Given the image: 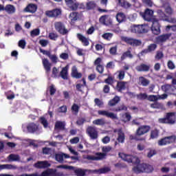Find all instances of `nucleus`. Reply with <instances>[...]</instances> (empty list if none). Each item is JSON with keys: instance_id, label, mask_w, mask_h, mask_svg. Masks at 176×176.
I'll return each instance as SVG.
<instances>
[{"instance_id": "dca6fc26", "label": "nucleus", "mask_w": 176, "mask_h": 176, "mask_svg": "<svg viewBox=\"0 0 176 176\" xmlns=\"http://www.w3.org/2000/svg\"><path fill=\"white\" fill-rule=\"evenodd\" d=\"M175 112L166 113V118L168 124H175Z\"/></svg>"}, {"instance_id": "412c9836", "label": "nucleus", "mask_w": 176, "mask_h": 176, "mask_svg": "<svg viewBox=\"0 0 176 176\" xmlns=\"http://www.w3.org/2000/svg\"><path fill=\"white\" fill-rule=\"evenodd\" d=\"M127 82L124 81H118L116 89L118 93H122L123 90H126V85Z\"/></svg>"}, {"instance_id": "09e8293b", "label": "nucleus", "mask_w": 176, "mask_h": 176, "mask_svg": "<svg viewBox=\"0 0 176 176\" xmlns=\"http://www.w3.org/2000/svg\"><path fill=\"white\" fill-rule=\"evenodd\" d=\"M156 49H157V45H156L155 43L150 44L147 47V50L150 53H152V52H155Z\"/></svg>"}, {"instance_id": "9d476101", "label": "nucleus", "mask_w": 176, "mask_h": 176, "mask_svg": "<svg viewBox=\"0 0 176 176\" xmlns=\"http://www.w3.org/2000/svg\"><path fill=\"white\" fill-rule=\"evenodd\" d=\"M99 21L101 24H103V25H106L107 27H112V25H113L112 18H111L109 15H102L100 17Z\"/></svg>"}, {"instance_id": "4c0bfd02", "label": "nucleus", "mask_w": 176, "mask_h": 176, "mask_svg": "<svg viewBox=\"0 0 176 176\" xmlns=\"http://www.w3.org/2000/svg\"><path fill=\"white\" fill-rule=\"evenodd\" d=\"M61 78L64 79L65 80H67L68 79V70L67 67H63L60 72V74Z\"/></svg>"}, {"instance_id": "13d9d810", "label": "nucleus", "mask_w": 176, "mask_h": 176, "mask_svg": "<svg viewBox=\"0 0 176 176\" xmlns=\"http://www.w3.org/2000/svg\"><path fill=\"white\" fill-rule=\"evenodd\" d=\"M78 13L76 12H74L70 14L69 16L72 18V21H76V20H78Z\"/></svg>"}, {"instance_id": "e2e57ef3", "label": "nucleus", "mask_w": 176, "mask_h": 176, "mask_svg": "<svg viewBox=\"0 0 176 176\" xmlns=\"http://www.w3.org/2000/svg\"><path fill=\"white\" fill-rule=\"evenodd\" d=\"M114 167H116V168H126V167H127V165L122 162H118L114 164Z\"/></svg>"}, {"instance_id": "7c9ffc66", "label": "nucleus", "mask_w": 176, "mask_h": 176, "mask_svg": "<svg viewBox=\"0 0 176 176\" xmlns=\"http://www.w3.org/2000/svg\"><path fill=\"white\" fill-rule=\"evenodd\" d=\"M118 3H120V6L121 8H124V9H129L131 8V3H129L126 0H118Z\"/></svg>"}, {"instance_id": "9b49d317", "label": "nucleus", "mask_w": 176, "mask_h": 176, "mask_svg": "<svg viewBox=\"0 0 176 176\" xmlns=\"http://www.w3.org/2000/svg\"><path fill=\"white\" fill-rule=\"evenodd\" d=\"M98 115H100V116H106V118H109L110 119H112V120H118V115L107 110H98Z\"/></svg>"}, {"instance_id": "39448f33", "label": "nucleus", "mask_w": 176, "mask_h": 176, "mask_svg": "<svg viewBox=\"0 0 176 176\" xmlns=\"http://www.w3.org/2000/svg\"><path fill=\"white\" fill-rule=\"evenodd\" d=\"M149 31V28L146 25H133L131 28V32L134 34H146Z\"/></svg>"}, {"instance_id": "c9c22d12", "label": "nucleus", "mask_w": 176, "mask_h": 176, "mask_svg": "<svg viewBox=\"0 0 176 176\" xmlns=\"http://www.w3.org/2000/svg\"><path fill=\"white\" fill-rule=\"evenodd\" d=\"M109 171H111V168L108 166L95 170V172L98 174H107V173H109Z\"/></svg>"}, {"instance_id": "7ed1b4c3", "label": "nucleus", "mask_w": 176, "mask_h": 176, "mask_svg": "<svg viewBox=\"0 0 176 176\" xmlns=\"http://www.w3.org/2000/svg\"><path fill=\"white\" fill-rule=\"evenodd\" d=\"M121 40L122 41V42H125L126 45H129L130 46L138 47L142 45V42L141 41V40L133 38L128 36H122Z\"/></svg>"}, {"instance_id": "a19ab883", "label": "nucleus", "mask_w": 176, "mask_h": 176, "mask_svg": "<svg viewBox=\"0 0 176 176\" xmlns=\"http://www.w3.org/2000/svg\"><path fill=\"white\" fill-rule=\"evenodd\" d=\"M151 140H155V138H157L159 137V130L153 129L151 131L150 135Z\"/></svg>"}, {"instance_id": "a878e982", "label": "nucleus", "mask_w": 176, "mask_h": 176, "mask_svg": "<svg viewBox=\"0 0 176 176\" xmlns=\"http://www.w3.org/2000/svg\"><path fill=\"white\" fill-rule=\"evenodd\" d=\"M119 157L122 159L124 162H127L128 163H131V159L133 157V155H127L124 153H119L118 154Z\"/></svg>"}, {"instance_id": "aec40b11", "label": "nucleus", "mask_w": 176, "mask_h": 176, "mask_svg": "<svg viewBox=\"0 0 176 176\" xmlns=\"http://www.w3.org/2000/svg\"><path fill=\"white\" fill-rule=\"evenodd\" d=\"M42 63L45 72H47V74L50 72V71H52V63L49 62V60H47V58H43Z\"/></svg>"}, {"instance_id": "3c124183", "label": "nucleus", "mask_w": 176, "mask_h": 176, "mask_svg": "<svg viewBox=\"0 0 176 176\" xmlns=\"http://www.w3.org/2000/svg\"><path fill=\"white\" fill-rule=\"evenodd\" d=\"M79 109H80V107L76 103L73 104V105L72 106V112H74L76 115H78V113H79Z\"/></svg>"}, {"instance_id": "423d86ee", "label": "nucleus", "mask_w": 176, "mask_h": 176, "mask_svg": "<svg viewBox=\"0 0 176 176\" xmlns=\"http://www.w3.org/2000/svg\"><path fill=\"white\" fill-rule=\"evenodd\" d=\"M175 135L167 136L159 140L158 145H160V146H163L164 145H168L169 144H174V142H175Z\"/></svg>"}, {"instance_id": "5701e85b", "label": "nucleus", "mask_w": 176, "mask_h": 176, "mask_svg": "<svg viewBox=\"0 0 176 176\" xmlns=\"http://www.w3.org/2000/svg\"><path fill=\"white\" fill-rule=\"evenodd\" d=\"M77 38L82 43L83 46H89V45H90L89 38H86L85 36L78 34Z\"/></svg>"}, {"instance_id": "72a5a7b5", "label": "nucleus", "mask_w": 176, "mask_h": 176, "mask_svg": "<svg viewBox=\"0 0 176 176\" xmlns=\"http://www.w3.org/2000/svg\"><path fill=\"white\" fill-rule=\"evenodd\" d=\"M162 89L163 91H164V93H166L167 94H171V91L173 90V85L166 84L165 85H162Z\"/></svg>"}, {"instance_id": "f3484780", "label": "nucleus", "mask_w": 176, "mask_h": 176, "mask_svg": "<svg viewBox=\"0 0 176 176\" xmlns=\"http://www.w3.org/2000/svg\"><path fill=\"white\" fill-rule=\"evenodd\" d=\"M171 36V34H164L156 37V41L159 43H164Z\"/></svg>"}, {"instance_id": "2eb2a0df", "label": "nucleus", "mask_w": 176, "mask_h": 176, "mask_svg": "<svg viewBox=\"0 0 176 176\" xmlns=\"http://www.w3.org/2000/svg\"><path fill=\"white\" fill-rule=\"evenodd\" d=\"M38 10V6L34 3H29L23 10L25 13H35Z\"/></svg>"}, {"instance_id": "f03ea898", "label": "nucleus", "mask_w": 176, "mask_h": 176, "mask_svg": "<svg viewBox=\"0 0 176 176\" xmlns=\"http://www.w3.org/2000/svg\"><path fill=\"white\" fill-rule=\"evenodd\" d=\"M151 130V126L148 125H141L135 131V135H130L129 140L131 141L134 140L135 141H145V138L141 137L149 133Z\"/></svg>"}, {"instance_id": "6e6d98bb", "label": "nucleus", "mask_w": 176, "mask_h": 176, "mask_svg": "<svg viewBox=\"0 0 176 176\" xmlns=\"http://www.w3.org/2000/svg\"><path fill=\"white\" fill-rule=\"evenodd\" d=\"M130 120H131V115L129 113H125L122 122H124V123H127V122H130Z\"/></svg>"}, {"instance_id": "1a4fd4ad", "label": "nucleus", "mask_w": 176, "mask_h": 176, "mask_svg": "<svg viewBox=\"0 0 176 176\" xmlns=\"http://www.w3.org/2000/svg\"><path fill=\"white\" fill-rule=\"evenodd\" d=\"M55 30L61 35H67L68 34V30L65 28L64 23L61 21L55 22Z\"/></svg>"}, {"instance_id": "f257e3e1", "label": "nucleus", "mask_w": 176, "mask_h": 176, "mask_svg": "<svg viewBox=\"0 0 176 176\" xmlns=\"http://www.w3.org/2000/svg\"><path fill=\"white\" fill-rule=\"evenodd\" d=\"M131 163L135 166L133 168V171L135 173V174H141V173H152L153 171V166L152 165L141 163V160L140 158L135 156L132 155V158L131 160Z\"/></svg>"}, {"instance_id": "ea45409f", "label": "nucleus", "mask_w": 176, "mask_h": 176, "mask_svg": "<svg viewBox=\"0 0 176 176\" xmlns=\"http://www.w3.org/2000/svg\"><path fill=\"white\" fill-rule=\"evenodd\" d=\"M158 15H159V19H157V20H162L163 21H167V19H168V16H167L166 15V14H164V12H163L162 11H160L158 12Z\"/></svg>"}, {"instance_id": "bf43d9fd", "label": "nucleus", "mask_w": 176, "mask_h": 176, "mask_svg": "<svg viewBox=\"0 0 176 176\" xmlns=\"http://www.w3.org/2000/svg\"><path fill=\"white\" fill-rule=\"evenodd\" d=\"M94 102L97 107H99V108H101L102 105H104V102H102L100 98H95L94 99Z\"/></svg>"}, {"instance_id": "49530a36", "label": "nucleus", "mask_w": 176, "mask_h": 176, "mask_svg": "<svg viewBox=\"0 0 176 176\" xmlns=\"http://www.w3.org/2000/svg\"><path fill=\"white\" fill-rule=\"evenodd\" d=\"M105 156H107V153H96V156L95 157L96 160H102V159H105Z\"/></svg>"}, {"instance_id": "ddd939ff", "label": "nucleus", "mask_w": 176, "mask_h": 176, "mask_svg": "<svg viewBox=\"0 0 176 176\" xmlns=\"http://www.w3.org/2000/svg\"><path fill=\"white\" fill-rule=\"evenodd\" d=\"M135 69L138 72H149L151 64L141 63L135 67Z\"/></svg>"}, {"instance_id": "c756f323", "label": "nucleus", "mask_w": 176, "mask_h": 176, "mask_svg": "<svg viewBox=\"0 0 176 176\" xmlns=\"http://www.w3.org/2000/svg\"><path fill=\"white\" fill-rule=\"evenodd\" d=\"M81 81L82 82V84H77L76 85V89L77 91H80L82 93V91H83V90H82V87H87V84L86 83V79L85 78H82L81 79Z\"/></svg>"}, {"instance_id": "e433bc0d", "label": "nucleus", "mask_w": 176, "mask_h": 176, "mask_svg": "<svg viewBox=\"0 0 176 176\" xmlns=\"http://www.w3.org/2000/svg\"><path fill=\"white\" fill-rule=\"evenodd\" d=\"M139 80L142 85V86L146 87L149 85V83H151V81L149 80L146 79L144 76H140L139 78Z\"/></svg>"}, {"instance_id": "f8f14e48", "label": "nucleus", "mask_w": 176, "mask_h": 176, "mask_svg": "<svg viewBox=\"0 0 176 176\" xmlns=\"http://www.w3.org/2000/svg\"><path fill=\"white\" fill-rule=\"evenodd\" d=\"M61 14V9L55 8L52 10H47L45 12V15L47 17H51L52 19H57V17H60Z\"/></svg>"}, {"instance_id": "0e129e2a", "label": "nucleus", "mask_w": 176, "mask_h": 176, "mask_svg": "<svg viewBox=\"0 0 176 176\" xmlns=\"http://www.w3.org/2000/svg\"><path fill=\"white\" fill-rule=\"evenodd\" d=\"M39 51H40V53H42L43 54H44V56H47V57H50V56L52 55V52L45 50L42 48H40Z\"/></svg>"}, {"instance_id": "5fc2aeb1", "label": "nucleus", "mask_w": 176, "mask_h": 176, "mask_svg": "<svg viewBox=\"0 0 176 176\" xmlns=\"http://www.w3.org/2000/svg\"><path fill=\"white\" fill-rule=\"evenodd\" d=\"M104 83L112 86V85H113V77L108 76L106 79H104Z\"/></svg>"}, {"instance_id": "4be33fe9", "label": "nucleus", "mask_w": 176, "mask_h": 176, "mask_svg": "<svg viewBox=\"0 0 176 176\" xmlns=\"http://www.w3.org/2000/svg\"><path fill=\"white\" fill-rule=\"evenodd\" d=\"M116 19L119 24L124 23L126 20V14L123 12H118L116 15Z\"/></svg>"}, {"instance_id": "69168bd1", "label": "nucleus", "mask_w": 176, "mask_h": 176, "mask_svg": "<svg viewBox=\"0 0 176 176\" xmlns=\"http://www.w3.org/2000/svg\"><path fill=\"white\" fill-rule=\"evenodd\" d=\"M48 36H49V38L51 39V41H56V39L58 38V35L53 32L50 33Z\"/></svg>"}, {"instance_id": "4468645a", "label": "nucleus", "mask_w": 176, "mask_h": 176, "mask_svg": "<svg viewBox=\"0 0 176 176\" xmlns=\"http://www.w3.org/2000/svg\"><path fill=\"white\" fill-rule=\"evenodd\" d=\"M65 2L69 9L74 12L78 10V1L76 0H65Z\"/></svg>"}, {"instance_id": "6e6552de", "label": "nucleus", "mask_w": 176, "mask_h": 176, "mask_svg": "<svg viewBox=\"0 0 176 176\" xmlns=\"http://www.w3.org/2000/svg\"><path fill=\"white\" fill-rule=\"evenodd\" d=\"M152 26L151 28V32L154 35H159L161 32L160 23H159V19L157 18H153L151 21Z\"/></svg>"}, {"instance_id": "37998d69", "label": "nucleus", "mask_w": 176, "mask_h": 176, "mask_svg": "<svg viewBox=\"0 0 176 176\" xmlns=\"http://www.w3.org/2000/svg\"><path fill=\"white\" fill-rule=\"evenodd\" d=\"M137 99L143 101L144 100H148V94L140 93L136 95Z\"/></svg>"}, {"instance_id": "8fccbe9b", "label": "nucleus", "mask_w": 176, "mask_h": 176, "mask_svg": "<svg viewBox=\"0 0 176 176\" xmlns=\"http://www.w3.org/2000/svg\"><path fill=\"white\" fill-rule=\"evenodd\" d=\"M118 79H119V80H123V79H124V76L126 75V73L124 72V70H120L118 72Z\"/></svg>"}, {"instance_id": "c03bdc74", "label": "nucleus", "mask_w": 176, "mask_h": 176, "mask_svg": "<svg viewBox=\"0 0 176 176\" xmlns=\"http://www.w3.org/2000/svg\"><path fill=\"white\" fill-rule=\"evenodd\" d=\"M40 122L45 129H47L49 126V122H47V120H46L45 117H41Z\"/></svg>"}, {"instance_id": "6ab92c4d", "label": "nucleus", "mask_w": 176, "mask_h": 176, "mask_svg": "<svg viewBox=\"0 0 176 176\" xmlns=\"http://www.w3.org/2000/svg\"><path fill=\"white\" fill-rule=\"evenodd\" d=\"M4 12L8 14H14L16 13V7L12 4H7L4 7Z\"/></svg>"}, {"instance_id": "bb28decb", "label": "nucleus", "mask_w": 176, "mask_h": 176, "mask_svg": "<svg viewBox=\"0 0 176 176\" xmlns=\"http://www.w3.org/2000/svg\"><path fill=\"white\" fill-rule=\"evenodd\" d=\"M38 125L34 122L30 123L27 126L29 133H35L36 131H38Z\"/></svg>"}, {"instance_id": "2f4dec72", "label": "nucleus", "mask_w": 176, "mask_h": 176, "mask_svg": "<svg viewBox=\"0 0 176 176\" xmlns=\"http://www.w3.org/2000/svg\"><path fill=\"white\" fill-rule=\"evenodd\" d=\"M120 101V98L118 96H116L113 99L109 101V107H115Z\"/></svg>"}, {"instance_id": "58836bf2", "label": "nucleus", "mask_w": 176, "mask_h": 176, "mask_svg": "<svg viewBox=\"0 0 176 176\" xmlns=\"http://www.w3.org/2000/svg\"><path fill=\"white\" fill-rule=\"evenodd\" d=\"M93 124L96 126H104L105 120L104 118L96 119L92 122Z\"/></svg>"}, {"instance_id": "0eeeda50", "label": "nucleus", "mask_w": 176, "mask_h": 176, "mask_svg": "<svg viewBox=\"0 0 176 176\" xmlns=\"http://www.w3.org/2000/svg\"><path fill=\"white\" fill-rule=\"evenodd\" d=\"M153 10L149 8H146L144 12H140V14L145 20L146 21H151L153 20V19H155L153 17Z\"/></svg>"}, {"instance_id": "b1692460", "label": "nucleus", "mask_w": 176, "mask_h": 176, "mask_svg": "<svg viewBox=\"0 0 176 176\" xmlns=\"http://www.w3.org/2000/svg\"><path fill=\"white\" fill-rule=\"evenodd\" d=\"M54 130H65V122L63 121H56L55 122Z\"/></svg>"}, {"instance_id": "f704fd0d", "label": "nucleus", "mask_w": 176, "mask_h": 176, "mask_svg": "<svg viewBox=\"0 0 176 176\" xmlns=\"http://www.w3.org/2000/svg\"><path fill=\"white\" fill-rule=\"evenodd\" d=\"M86 173H87V170L80 168L74 170V173L76 176H85L86 175Z\"/></svg>"}, {"instance_id": "c85d7f7f", "label": "nucleus", "mask_w": 176, "mask_h": 176, "mask_svg": "<svg viewBox=\"0 0 176 176\" xmlns=\"http://www.w3.org/2000/svg\"><path fill=\"white\" fill-rule=\"evenodd\" d=\"M127 57L128 58H133V57H134L133 56V54H131V51L127 50L125 52H124L121 56L120 60L124 61V60H126Z\"/></svg>"}, {"instance_id": "774afa93", "label": "nucleus", "mask_w": 176, "mask_h": 176, "mask_svg": "<svg viewBox=\"0 0 176 176\" xmlns=\"http://www.w3.org/2000/svg\"><path fill=\"white\" fill-rule=\"evenodd\" d=\"M96 71L100 74H104V66L102 65L96 66Z\"/></svg>"}, {"instance_id": "393cba45", "label": "nucleus", "mask_w": 176, "mask_h": 176, "mask_svg": "<svg viewBox=\"0 0 176 176\" xmlns=\"http://www.w3.org/2000/svg\"><path fill=\"white\" fill-rule=\"evenodd\" d=\"M72 76L75 79H80L82 78V73L78 72V68L76 66L72 68Z\"/></svg>"}, {"instance_id": "4d7b16f0", "label": "nucleus", "mask_w": 176, "mask_h": 176, "mask_svg": "<svg viewBox=\"0 0 176 176\" xmlns=\"http://www.w3.org/2000/svg\"><path fill=\"white\" fill-rule=\"evenodd\" d=\"M27 45V43L25 42V40L21 39L18 43L19 47H21V49H25V45Z\"/></svg>"}, {"instance_id": "603ef678", "label": "nucleus", "mask_w": 176, "mask_h": 176, "mask_svg": "<svg viewBox=\"0 0 176 176\" xmlns=\"http://www.w3.org/2000/svg\"><path fill=\"white\" fill-rule=\"evenodd\" d=\"M122 111H127V107L122 104L114 109L115 112H122Z\"/></svg>"}, {"instance_id": "cd10ccee", "label": "nucleus", "mask_w": 176, "mask_h": 176, "mask_svg": "<svg viewBox=\"0 0 176 176\" xmlns=\"http://www.w3.org/2000/svg\"><path fill=\"white\" fill-rule=\"evenodd\" d=\"M118 138L117 141L120 142L121 144L124 143V140H126V136L124 135V133L122 130H118Z\"/></svg>"}, {"instance_id": "338daca9", "label": "nucleus", "mask_w": 176, "mask_h": 176, "mask_svg": "<svg viewBox=\"0 0 176 176\" xmlns=\"http://www.w3.org/2000/svg\"><path fill=\"white\" fill-rule=\"evenodd\" d=\"M52 77L55 78H58V69L56 67H54L52 69Z\"/></svg>"}, {"instance_id": "79ce46f5", "label": "nucleus", "mask_w": 176, "mask_h": 176, "mask_svg": "<svg viewBox=\"0 0 176 176\" xmlns=\"http://www.w3.org/2000/svg\"><path fill=\"white\" fill-rule=\"evenodd\" d=\"M97 6V4L94 3V1H89L87 3V10H93Z\"/></svg>"}, {"instance_id": "680f3d73", "label": "nucleus", "mask_w": 176, "mask_h": 176, "mask_svg": "<svg viewBox=\"0 0 176 176\" xmlns=\"http://www.w3.org/2000/svg\"><path fill=\"white\" fill-rule=\"evenodd\" d=\"M57 168H64L65 170H74L75 169V168L74 166H67V165H59L57 166Z\"/></svg>"}, {"instance_id": "de8ad7c7", "label": "nucleus", "mask_w": 176, "mask_h": 176, "mask_svg": "<svg viewBox=\"0 0 176 176\" xmlns=\"http://www.w3.org/2000/svg\"><path fill=\"white\" fill-rule=\"evenodd\" d=\"M55 160L56 162L59 163H63L64 162V155L62 154H56L55 155Z\"/></svg>"}, {"instance_id": "052dcab7", "label": "nucleus", "mask_w": 176, "mask_h": 176, "mask_svg": "<svg viewBox=\"0 0 176 176\" xmlns=\"http://www.w3.org/2000/svg\"><path fill=\"white\" fill-rule=\"evenodd\" d=\"M167 67L168 69H175V64H174V62L172 60H168L167 63Z\"/></svg>"}, {"instance_id": "a211bd4d", "label": "nucleus", "mask_w": 176, "mask_h": 176, "mask_svg": "<svg viewBox=\"0 0 176 176\" xmlns=\"http://www.w3.org/2000/svg\"><path fill=\"white\" fill-rule=\"evenodd\" d=\"M34 166L35 168H47L50 167V164L47 161H38Z\"/></svg>"}, {"instance_id": "a18cd8bd", "label": "nucleus", "mask_w": 176, "mask_h": 176, "mask_svg": "<svg viewBox=\"0 0 176 176\" xmlns=\"http://www.w3.org/2000/svg\"><path fill=\"white\" fill-rule=\"evenodd\" d=\"M112 36H113V34L112 33H104L102 35V38L105 39V41H110L112 39Z\"/></svg>"}, {"instance_id": "20e7f679", "label": "nucleus", "mask_w": 176, "mask_h": 176, "mask_svg": "<svg viewBox=\"0 0 176 176\" xmlns=\"http://www.w3.org/2000/svg\"><path fill=\"white\" fill-rule=\"evenodd\" d=\"M86 133L90 140H98V131L96 126H89L86 129Z\"/></svg>"}, {"instance_id": "473e14b6", "label": "nucleus", "mask_w": 176, "mask_h": 176, "mask_svg": "<svg viewBox=\"0 0 176 176\" xmlns=\"http://www.w3.org/2000/svg\"><path fill=\"white\" fill-rule=\"evenodd\" d=\"M151 108H153L154 109H164V105L157 101H155L154 103L151 104Z\"/></svg>"}, {"instance_id": "864d4df0", "label": "nucleus", "mask_w": 176, "mask_h": 176, "mask_svg": "<svg viewBox=\"0 0 176 176\" xmlns=\"http://www.w3.org/2000/svg\"><path fill=\"white\" fill-rule=\"evenodd\" d=\"M41 34V30L39 28H36L30 32L31 36H38Z\"/></svg>"}]
</instances>
